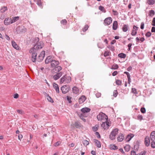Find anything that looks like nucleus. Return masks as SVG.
<instances>
[{"mask_svg":"<svg viewBox=\"0 0 155 155\" xmlns=\"http://www.w3.org/2000/svg\"><path fill=\"white\" fill-rule=\"evenodd\" d=\"M71 81V77L67 75H65L60 79V84H62L63 83L65 84L68 83L70 82Z\"/></svg>","mask_w":155,"mask_h":155,"instance_id":"obj_1","label":"nucleus"},{"mask_svg":"<svg viewBox=\"0 0 155 155\" xmlns=\"http://www.w3.org/2000/svg\"><path fill=\"white\" fill-rule=\"evenodd\" d=\"M97 118L98 120H104L107 119L108 117L104 113L101 112L97 115Z\"/></svg>","mask_w":155,"mask_h":155,"instance_id":"obj_2","label":"nucleus"},{"mask_svg":"<svg viewBox=\"0 0 155 155\" xmlns=\"http://www.w3.org/2000/svg\"><path fill=\"white\" fill-rule=\"evenodd\" d=\"M70 90V87L66 85H64L61 88V90L62 93L64 94H65L68 92Z\"/></svg>","mask_w":155,"mask_h":155,"instance_id":"obj_3","label":"nucleus"},{"mask_svg":"<svg viewBox=\"0 0 155 155\" xmlns=\"http://www.w3.org/2000/svg\"><path fill=\"white\" fill-rule=\"evenodd\" d=\"M45 54V51H43L41 52V54L38 56L37 59V61L39 62H41L43 59Z\"/></svg>","mask_w":155,"mask_h":155,"instance_id":"obj_4","label":"nucleus"},{"mask_svg":"<svg viewBox=\"0 0 155 155\" xmlns=\"http://www.w3.org/2000/svg\"><path fill=\"white\" fill-rule=\"evenodd\" d=\"M107 119H106V120H105V122H102V124L101 125L105 130L108 129L109 127V122L107 121Z\"/></svg>","mask_w":155,"mask_h":155,"instance_id":"obj_5","label":"nucleus"},{"mask_svg":"<svg viewBox=\"0 0 155 155\" xmlns=\"http://www.w3.org/2000/svg\"><path fill=\"white\" fill-rule=\"evenodd\" d=\"M54 68L51 71L52 73L53 74L59 73L58 72L62 69L61 67L59 66Z\"/></svg>","mask_w":155,"mask_h":155,"instance_id":"obj_6","label":"nucleus"},{"mask_svg":"<svg viewBox=\"0 0 155 155\" xmlns=\"http://www.w3.org/2000/svg\"><path fill=\"white\" fill-rule=\"evenodd\" d=\"M112 19L110 17H108L106 18L104 22L105 25H110L112 22Z\"/></svg>","mask_w":155,"mask_h":155,"instance_id":"obj_7","label":"nucleus"},{"mask_svg":"<svg viewBox=\"0 0 155 155\" xmlns=\"http://www.w3.org/2000/svg\"><path fill=\"white\" fill-rule=\"evenodd\" d=\"M136 150L138 152L137 154H136V155H145L147 153L146 150L142 149L138 150L136 148Z\"/></svg>","mask_w":155,"mask_h":155,"instance_id":"obj_8","label":"nucleus"},{"mask_svg":"<svg viewBox=\"0 0 155 155\" xmlns=\"http://www.w3.org/2000/svg\"><path fill=\"white\" fill-rule=\"evenodd\" d=\"M11 21V18L9 17L7 18H5L4 21V24L6 25H10L12 24Z\"/></svg>","mask_w":155,"mask_h":155,"instance_id":"obj_9","label":"nucleus"},{"mask_svg":"<svg viewBox=\"0 0 155 155\" xmlns=\"http://www.w3.org/2000/svg\"><path fill=\"white\" fill-rule=\"evenodd\" d=\"M63 74L62 72H60L56 73L53 76V78L55 80H56L59 79Z\"/></svg>","mask_w":155,"mask_h":155,"instance_id":"obj_10","label":"nucleus"},{"mask_svg":"<svg viewBox=\"0 0 155 155\" xmlns=\"http://www.w3.org/2000/svg\"><path fill=\"white\" fill-rule=\"evenodd\" d=\"M59 63V62L58 61L52 59L51 64V67L54 68L58 66Z\"/></svg>","mask_w":155,"mask_h":155,"instance_id":"obj_11","label":"nucleus"},{"mask_svg":"<svg viewBox=\"0 0 155 155\" xmlns=\"http://www.w3.org/2000/svg\"><path fill=\"white\" fill-rule=\"evenodd\" d=\"M40 48H39V47L38 46V45H37V44H36L35 45L34 47L32 48V49H31L29 51V52L31 53L32 52H35L36 50Z\"/></svg>","mask_w":155,"mask_h":155,"instance_id":"obj_12","label":"nucleus"},{"mask_svg":"<svg viewBox=\"0 0 155 155\" xmlns=\"http://www.w3.org/2000/svg\"><path fill=\"white\" fill-rule=\"evenodd\" d=\"M35 40L37 42H38L37 44L38 45L39 48H40V49L42 48L44 46L43 43L42 41L38 42L39 41V38L38 37L35 38Z\"/></svg>","mask_w":155,"mask_h":155,"instance_id":"obj_13","label":"nucleus"},{"mask_svg":"<svg viewBox=\"0 0 155 155\" xmlns=\"http://www.w3.org/2000/svg\"><path fill=\"white\" fill-rule=\"evenodd\" d=\"M32 56L31 57V60L33 62H35L37 60L36 57H37V53L36 52H32L31 53Z\"/></svg>","mask_w":155,"mask_h":155,"instance_id":"obj_14","label":"nucleus"},{"mask_svg":"<svg viewBox=\"0 0 155 155\" xmlns=\"http://www.w3.org/2000/svg\"><path fill=\"white\" fill-rule=\"evenodd\" d=\"M134 136V135L133 134H130L127 136L125 140L126 142H129Z\"/></svg>","mask_w":155,"mask_h":155,"instance_id":"obj_15","label":"nucleus"},{"mask_svg":"<svg viewBox=\"0 0 155 155\" xmlns=\"http://www.w3.org/2000/svg\"><path fill=\"white\" fill-rule=\"evenodd\" d=\"M124 138V136L123 134L122 133H120L117 138V141L119 142H121L123 140Z\"/></svg>","mask_w":155,"mask_h":155,"instance_id":"obj_16","label":"nucleus"},{"mask_svg":"<svg viewBox=\"0 0 155 155\" xmlns=\"http://www.w3.org/2000/svg\"><path fill=\"white\" fill-rule=\"evenodd\" d=\"M90 111L91 109L90 108L87 107L83 108L81 109V111L84 114H85V113L89 112Z\"/></svg>","mask_w":155,"mask_h":155,"instance_id":"obj_17","label":"nucleus"},{"mask_svg":"<svg viewBox=\"0 0 155 155\" xmlns=\"http://www.w3.org/2000/svg\"><path fill=\"white\" fill-rule=\"evenodd\" d=\"M145 144L146 146L148 147L150 144V139L149 137H146L145 139Z\"/></svg>","mask_w":155,"mask_h":155,"instance_id":"obj_18","label":"nucleus"},{"mask_svg":"<svg viewBox=\"0 0 155 155\" xmlns=\"http://www.w3.org/2000/svg\"><path fill=\"white\" fill-rule=\"evenodd\" d=\"M53 87L56 92L59 93V90L58 85L56 83H54L53 84Z\"/></svg>","mask_w":155,"mask_h":155,"instance_id":"obj_19","label":"nucleus"},{"mask_svg":"<svg viewBox=\"0 0 155 155\" xmlns=\"http://www.w3.org/2000/svg\"><path fill=\"white\" fill-rule=\"evenodd\" d=\"M86 99L84 95L82 96L79 99L80 104H81L85 101Z\"/></svg>","mask_w":155,"mask_h":155,"instance_id":"obj_20","label":"nucleus"},{"mask_svg":"<svg viewBox=\"0 0 155 155\" xmlns=\"http://www.w3.org/2000/svg\"><path fill=\"white\" fill-rule=\"evenodd\" d=\"M118 25L117 22V21H114L113 24V29L114 30H115L117 29Z\"/></svg>","mask_w":155,"mask_h":155,"instance_id":"obj_21","label":"nucleus"},{"mask_svg":"<svg viewBox=\"0 0 155 155\" xmlns=\"http://www.w3.org/2000/svg\"><path fill=\"white\" fill-rule=\"evenodd\" d=\"M94 142L95 143L96 146L100 148L101 147V144L100 142L98 141L96 139H94Z\"/></svg>","mask_w":155,"mask_h":155,"instance_id":"obj_22","label":"nucleus"},{"mask_svg":"<svg viewBox=\"0 0 155 155\" xmlns=\"http://www.w3.org/2000/svg\"><path fill=\"white\" fill-rule=\"evenodd\" d=\"M72 91L73 93L77 94L79 92V90L78 87H74L72 89Z\"/></svg>","mask_w":155,"mask_h":155,"instance_id":"obj_23","label":"nucleus"},{"mask_svg":"<svg viewBox=\"0 0 155 155\" xmlns=\"http://www.w3.org/2000/svg\"><path fill=\"white\" fill-rule=\"evenodd\" d=\"M12 46L17 50H19V48L17 45L16 43L14 41H12Z\"/></svg>","mask_w":155,"mask_h":155,"instance_id":"obj_24","label":"nucleus"},{"mask_svg":"<svg viewBox=\"0 0 155 155\" xmlns=\"http://www.w3.org/2000/svg\"><path fill=\"white\" fill-rule=\"evenodd\" d=\"M124 73L126 74L127 75L128 78V84H130V83L131 82V79L130 78V74L127 71H125L124 72Z\"/></svg>","mask_w":155,"mask_h":155,"instance_id":"obj_25","label":"nucleus"},{"mask_svg":"<svg viewBox=\"0 0 155 155\" xmlns=\"http://www.w3.org/2000/svg\"><path fill=\"white\" fill-rule=\"evenodd\" d=\"M74 125L77 128H79L81 127V124L78 121H76Z\"/></svg>","mask_w":155,"mask_h":155,"instance_id":"obj_26","label":"nucleus"},{"mask_svg":"<svg viewBox=\"0 0 155 155\" xmlns=\"http://www.w3.org/2000/svg\"><path fill=\"white\" fill-rule=\"evenodd\" d=\"M19 18V17H18V16H16V17H13L12 19V21H11L12 24V23L15 22L17 21L18 20Z\"/></svg>","mask_w":155,"mask_h":155,"instance_id":"obj_27","label":"nucleus"},{"mask_svg":"<svg viewBox=\"0 0 155 155\" xmlns=\"http://www.w3.org/2000/svg\"><path fill=\"white\" fill-rule=\"evenodd\" d=\"M52 59L50 57H48L45 60V63L46 64H48L49 63H51Z\"/></svg>","mask_w":155,"mask_h":155,"instance_id":"obj_28","label":"nucleus"},{"mask_svg":"<svg viewBox=\"0 0 155 155\" xmlns=\"http://www.w3.org/2000/svg\"><path fill=\"white\" fill-rule=\"evenodd\" d=\"M128 25H124L122 27V29L123 31L126 32L128 29Z\"/></svg>","mask_w":155,"mask_h":155,"instance_id":"obj_29","label":"nucleus"},{"mask_svg":"<svg viewBox=\"0 0 155 155\" xmlns=\"http://www.w3.org/2000/svg\"><path fill=\"white\" fill-rule=\"evenodd\" d=\"M118 129L117 128H115L113 129L111 133H112V134H113V135L116 136L118 133Z\"/></svg>","mask_w":155,"mask_h":155,"instance_id":"obj_30","label":"nucleus"},{"mask_svg":"<svg viewBox=\"0 0 155 155\" xmlns=\"http://www.w3.org/2000/svg\"><path fill=\"white\" fill-rule=\"evenodd\" d=\"M98 9L99 10L104 13H105L106 12L104 8L101 5L99 6L98 7Z\"/></svg>","mask_w":155,"mask_h":155,"instance_id":"obj_31","label":"nucleus"},{"mask_svg":"<svg viewBox=\"0 0 155 155\" xmlns=\"http://www.w3.org/2000/svg\"><path fill=\"white\" fill-rule=\"evenodd\" d=\"M89 28V26L87 25H86L82 28V30L83 32H85Z\"/></svg>","mask_w":155,"mask_h":155,"instance_id":"obj_32","label":"nucleus"},{"mask_svg":"<svg viewBox=\"0 0 155 155\" xmlns=\"http://www.w3.org/2000/svg\"><path fill=\"white\" fill-rule=\"evenodd\" d=\"M130 146L128 145H126L124 147V148L127 152H128L130 150Z\"/></svg>","mask_w":155,"mask_h":155,"instance_id":"obj_33","label":"nucleus"},{"mask_svg":"<svg viewBox=\"0 0 155 155\" xmlns=\"http://www.w3.org/2000/svg\"><path fill=\"white\" fill-rule=\"evenodd\" d=\"M126 54L123 53H120L118 54V57L121 58H125L126 57Z\"/></svg>","mask_w":155,"mask_h":155,"instance_id":"obj_34","label":"nucleus"},{"mask_svg":"<svg viewBox=\"0 0 155 155\" xmlns=\"http://www.w3.org/2000/svg\"><path fill=\"white\" fill-rule=\"evenodd\" d=\"M115 135H113V134H112V133L111 132L109 135V138L111 140H114L115 139Z\"/></svg>","mask_w":155,"mask_h":155,"instance_id":"obj_35","label":"nucleus"},{"mask_svg":"<svg viewBox=\"0 0 155 155\" xmlns=\"http://www.w3.org/2000/svg\"><path fill=\"white\" fill-rule=\"evenodd\" d=\"M7 10V8L6 6H4L3 8H2L0 10L1 12L4 13L5 11Z\"/></svg>","mask_w":155,"mask_h":155,"instance_id":"obj_36","label":"nucleus"},{"mask_svg":"<svg viewBox=\"0 0 155 155\" xmlns=\"http://www.w3.org/2000/svg\"><path fill=\"white\" fill-rule=\"evenodd\" d=\"M110 149L113 150H115L117 149V147L115 145H110Z\"/></svg>","mask_w":155,"mask_h":155,"instance_id":"obj_37","label":"nucleus"},{"mask_svg":"<svg viewBox=\"0 0 155 155\" xmlns=\"http://www.w3.org/2000/svg\"><path fill=\"white\" fill-rule=\"evenodd\" d=\"M118 66L117 64H115L113 65L111 67V69H112L115 70L118 69Z\"/></svg>","mask_w":155,"mask_h":155,"instance_id":"obj_38","label":"nucleus"},{"mask_svg":"<svg viewBox=\"0 0 155 155\" xmlns=\"http://www.w3.org/2000/svg\"><path fill=\"white\" fill-rule=\"evenodd\" d=\"M154 0H148L147 1L148 4L150 5H153L154 3Z\"/></svg>","mask_w":155,"mask_h":155,"instance_id":"obj_39","label":"nucleus"},{"mask_svg":"<svg viewBox=\"0 0 155 155\" xmlns=\"http://www.w3.org/2000/svg\"><path fill=\"white\" fill-rule=\"evenodd\" d=\"M82 142L83 144L85 146H86L89 144V142L88 141L86 140H83Z\"/></svg>","mask_w":155,"mask_h":155,"instance_id":"obj_40","label":"nucleus"},{"mask_svg":"<svg viewBox=\"0 0 155 155\" xmlns=\"http://www.w3.org/2000/svg\"><path fill=\"white\" fill-rule=\"evenodd\" d=\"M98 127V126L97 125H96L94 126L93 127H92V129L93 131L94 132L98 130L97 128Z\"/></svg>","mask_w":155,"mask_h":155,"instance_id":"obj_41","label":"nucleus"},{"mask_svg":"<svg viewBox=\"0 0 155 155\" xmlns=\"http://www.w3.org/2000/svg\"><path fill=\"white\" fill-rule=\"evenodd\" d=\"M110 52V51H105L104 54V56L106 57L107 56L109 55V54Z\"/></svg>","mask_w":155,"mask_h":155,"instance_id":"obj_42","label":"nucleus"},{"mask_svg":"<svg viewBox=\"0 0 155 155\" xmlns=\"http://www.w3.org/2000/svg\"><path fill=\"white\" fill-rule=\"evenodd\" d=\"M121 81L118 79L116 80V84L119 86L121 85Z\"/></svg>","mask_w":155,"mask_h":155,"instance_id":"obj_43","label":"nucleus"},{"mask_svg":"<svg viewBox=\"0 0 155 155\" xmlns=\"http://www.w3.org/2000/svg\"><path fill=\"white\" fill-rule=\"evenodd\" d=\"M47 100H48V101H49L50 102H51V103H53L54 102V101H53V100L52 99V98H51V97L50 96H48L47 97Z\"/></svg>","mask_w":155,"mask_h":155,"instance_id":"obj_44","label":"nucleus"},{"mask_svg":"<svg viewBox=\"0 0 155 155\" xmlns=\"http://www.w3.org/2000/svg\"><path fill=\"white\" fill-rule=\"evenodd\" d=\"M37 4L40 7H41L42 6L41 3V0H37Z\"/></svg>","mask_w":155,"mask_h":155,"instance_id":"obj_45","label":"nucleus"},{"mask_svg":"<svg viewBox=\"0 0 155 155\" xmlns=\"http://www.w3.org/2000/svg\"><path fill=\"white\" fill-rule=\"evenodd\" d=\"M118 94V93L117 92V90H115L113 92V96L114 97H116L117 96Z\"/></svg>","mask_w":155,"mask_h":155,"instance_id":"obj_46","label":"nucleus"},{"mask_svg":"<svg viewBox=\"0 0 155 155\" xmlns=\"http://www.w3.org/2000/svg\"><path fill=\"white\" fill-rule=\"evenodd\" d=\"M67 22V21L65 19L62 20L61 21V23L63 25H66Z\"/></svg>","mask_w":155,"mask_h":155,"instance_id":"obj_47","label":"nucleus"},{"mask_svg":"<svg viewBox=\"0 0 155 155\" xmlns=\"http://www.w3.org/2000/svg\"><path fill=\"white\" fill-rule=\"evenodd\" d=\"M112 11L113 12V14L114 15L117 16L118 15V13L117 11H115L114 10H112Z\"/></svg>","mask_w":155,"mask_h":155,"instance_id":"obj_48","label":"nucleus"},{"mask_svg":"<svg viewBox=\"0 0 155 155\" xmlns=\"http://www.w3.org/2000/svg\"><path fill=\"white\" fill-rule=\"evenodd\" d=\"M151 146L153 148H155V142L152 141L151 143Z\"/></svg>","mask_w":155,"mask_h":155,"instance_id":"obj_49","label":"nucleus"},{"mask_svg":"<svg viewBox=\"0 0 155 155\" xmlns=\"http://www.w3.org/2000/svg\"><path fill=\"white\" fill-rule=\"evenodd\" d=\"M140 111L142 113L144 114L146 112V109L144 107H142L140 109Z\"/></svg>","mask_w":155,"mask_h":155,"instance_id":"obj_50","label":"nucleus"},{"mask_svg":"<svg viewBox=\"0 0 155 155\" xmlns=\"http://www.w3.org/2000/svg\"><path fill=\"white\" fill-rule=\"evenodd\" d=\"M151 33L150 32L148 31L147 32L146 34H145V35L146 37H150L151 35Z\"/></svg>","mask_w":155,"mask_h":155,"instance_id":"obj_51","label":"nucleus"},{"mask_svg":"<svg viewBox=\"0 0 155 155\" xmlns=\"http://www.w3.org/2000/svg\"><path fill=\"white\" fill-rule=\"evenodd\" d=\"M150 139L152 141H154L155 140V136H150Z\"/></svg>","mask_w":155,"mask_h":155,"instance_id":"obj_52","label":"nucleus"},{"mask_svg":"<svg viewBox=\"0 0 155 155\" xmlns=\"http://www.w3.org/2000/svg\"><path fill=\"white\" fill-rule=\"evenodd\" d=\"M107 47L112 51H113L114 50V47L113 46H108Z\"/></svg>","mask_w":155,"mask_h":155,"instance_id":"obj_53","label":"nucleus"},{"mask_svg":"<svg viewBox=\"0 0 155 155\" xmlns=\"http://www.w3.org/2000/svg\"><path fill=\"white\" fill-rule=\"evenodd\" d=\"M67 100L68 101V102L69 103H71V97H70L68 96H67Z\"/></svg>","mask_w":155,"mask_h":155,"instance_id":"obj_54","label":"nucleus"},{"mask_svg":"<svg viewBox=\"0 0 155 155\" xmlns=\"http://www.w3.org/2000/svg\"><path fill=\"white\" fill-rule=\"evenodd\" d=\"M150 15L151 16L154 14L155 12L153 10H151L150 11Z\"/></svg>","mask_w":155,"mask_h":155,"instance_id":"obj_55","label":"nucleus"},{"mask_svg":"<svg viewBox=\"0 0 155 155\" xmlns=\"http://www.w3.org/2000/svg\"><path fill=\"white\" fill-rule=\"evenodd\" d=\"M137 119L140 120H143V117L141 115H138L137 116Z\"/></svg>","mask_w":155,"mask_h":155,"instance_id":"obj_56","label":"nucleus"},{"mask_svg":"<svg viewBox=\"0 0 155 155\" xmlns=\"http://www.w3.org/2000/svg\"><path fill=\"white\" fill-rule=\"evenodd\" d=\"M95 134L97 138H100L101 136H100V134L98 132H96V133H95Z\"/></svg>","mask_w":155,"mask_h":155,"instance_id":"obj_57","label":"nucleus"},{"mask_svg":"<svg viewBox=\"0 0 155 155\" xmlns=\"http://www.w3.org/2000/svg\"><path fill=\"white\" fill-rule=\"evenodd\" d=\"M78 116L80 118L81 117L83 116H84V114L83 113L82 114L81 113H78Z\"/></svg>","mask_w":155,"mask_h":155,"instance_id":"obj_58","label":"nucleus"},{"mask_svg":"<svg viewBox=\"0 0 155 155\" xmlns=\"http://www.w3.org/2000/svg\"><path fill=\"white\" fill-rule=\"evenodd\" d=\"M18 96H19V95L17 93L13 95L14 98H16V99L18 97Z\"/></svg>","mask_w":155,"mask_h":155,"instance_id":"obj_59","label":"nucleus"},{"mask_svg":"<svg viewBox=\"0 0 155 155\" xmlns=\"http://www.w3.org/2000/svg\"><path fill=\"white\" fill-rule=\"evenodd\" d=\"M60 142L58 141L54 143V146L55 147L58 146L60 144Z\"/></svg>","mask_w":155,"mask_h":155,"instance_id":"obj_60","label":"nucleus"},{"mask_svg":"<svg viewBox=\"0 0 155 155\" xmlns=\"http://www.w3.org/2000/svg\"><path fill=\"white\" fill-rule=\"evenodd\" d=\"M118 72L117 71H114L112 74V76H115L117 75Z\"/></svg>","mask_w":155,"mask_h":155,"instance_id":"obj_61","label":"nucleus"},{"mask_svg":"<svg viewBox=\"0 0 155 155\" xmlns=\"http://www.w3.org/2000/svg\"><path fill=\"white\" fill-rule=\"evenodd\" d=\"M18 140H21V139L22 138L23 136L22 134H19L18 136Z\"/></svg>","mask_w":155,"mask_h":155,"instance_id":"obj_62","label":"nucleus"},{"mask_svg":"<svg viewBox=\"0 0 155 155\" xmlns=\"http://www.w3.org/2000/svg\"><path fill=\"white\" fill-rule=\"evenodd\" d=\"M152 25L153 26H155V18H153L152 21Z\"/></svg>","mask_w":155,"mask_h":155,"instance_id":"obj_63","label":"nucleus"},{"mask_svg":"<svg viewBox=\"0 0 155 155\" xmlns=\"http://www.w3.org/2000/svg\"><path fill=\"white\" fill-rule=\"evenodd\" d=\"M131 155H136V152L134 150L131 151Z\"/></svg>","mask_w":155,"mask_h":155,"instance_id":"obj_64","label":"nucleus"}]
</instances>
